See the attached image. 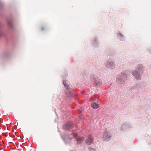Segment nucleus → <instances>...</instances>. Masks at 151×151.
<instances>
[{"label":"nucleus","instance_id":"obj_5","mask_svg":"<svg viewBox=\"0 0 151 151\" xmlns=\"http://www.w3.org/2000/svg\"><path fill=\"white\" fill-rule=\"evenodd\" d=\"M110 133L107 130H105L102 133V138L104 141H108L109 140L111 137Z\"/></svg>","mask_w":151,"mask_h":151},{"label":"nucleus","instance_id":"obj_18","mask_svg":"<svg viewBox=\"0 0 151 151\" xmlns=\"http://www.w3.org/2000/svg\"><path fill=\"white\" fill-rule=\"evenodd\" d=\"M80 111L81 112L82 111V110H81Z\"/></svg>","mask_w":151,"mask_h":151},{"label":"nucleus","instance_id":"obj_1","mask_svg":"<svg viewBox=\"0 0 151 151\" xmlns=\"http://www.w3.org/2000/svg\"><path fill=\"white\" fill-rule=\"evenodd\" d=\"M142 68V65H139L137 67L136 70H133L132 71V75L136 79L139 80L141 79L140 75L143 72Z\"/></svg>","mask_w":151,"mask_h":151},{"label":"nucleus","instance_id":"obj_10","mask_svg":"<svg viewBox=\"0 0 151 151\" xmlns=\"http://www.w3.org/2000/svg\"><path fill=\"white\" fill-rule=\"evenodd\" d=\"M91 106L94 109H97L99 107V105L98 104L94 102L93 103L91 104Z\"/></svg>","mask_w":151,"mask_h":151},{"label":"nucleus","instance_id":"obj_14","mask_svg":"<svg viewBox=\"0 0 151 151\" xmlns=\"http://www.w3.org/2000/svg\"><path fill=\"white\" fill-rule=\"evenodd\" d=\"M88 151H96L95 149L92 148H88Z\"/></svg>","mask_w":151,"mask_h":151},{"label":"nucleus","instance_id":"obj_16","mask_svg":"<svg viewBox=\"0 0 151 151\" xmlns=\"http://www.w3.org/2000/svg\"><path fill=\"white\" fill-rule=\"evenodd\" d=\"M82 117V116L81 115L80 116H79V117H80V119H81Z\"/></svg>","mask_w":151,"mask_h":151},{"label":"nucleus","instance_id":"obj_17","mask_svg":"<svg viewBox=\"0 0 151 151\" xmlns=\"http://www.w3.org/2000/svg\"><path fill=\"white\" fill-rule=\"evenodd\" d=\"M41 29L42 30H44V28L43 27H42V28H41Z\"/></svg>","mask_w":151,"mask_h":151},{"label":"nucleus","instance_id":"obj_9","mask_svg":"<svg viewBox=\"0 0 151 151\" xmlns=\"http://www.w3.org/2000/svg\"><path fill=\"white\" fill-rule=\"evenodd\" d=\"M117 37L119 38L121 40H124V36L120 33H118L117 34Z\"/></svg>","mask_w":151,"mask_h":151},{"label":"nucleus","instance_id":"obj_11","mask_svg":"<svg viewBox=\"0 0 151 151\" xmlns=\"http://www.w3.org/2000/svg\"><path fill=\"white\" fill-rule=\"evenodd\" d=\"M7 23L8 26L10 27H12V23L11 20H7Z\"/></svg>","mask_w":151,"mask_h":151},{"label":"nucleus","instance_id":"obj_12","mask_svg":"<svg viewBox=\"0 0 151 151\" xmlns=\"http://www.w3.org/2000/svg\"><path fill=\"white\" fill-rule=\"evenodd\" d=\"M63 83L64 86H65V88L66 89H68V88L69 86L68 84H67L66 81L63 80Z\"/></svg>","mask_w":151,"mask_h":151},{"label":"nucleus","instance_id":"obj_2","mask_svg":"<svg viewBox=\"0 0 151 151\" xmlns=\"http://www.w3.org/2000/svg\"><path fill=\"white\" fill-rule=\"evenodd\" d=\"M91 80L94 82V85L98 87L101 85V81L98 79V78L95 75L92 74L91 76Z\"/></svg>","mask_w":151,"mask_h":151},{"label":"nucleus","instance_id":"obj_3","mask_svg":"<svg viewBox=\"0 0 151 151\" xmlns=\"http://www.w3.org/2000/svg\"><path fill=\"white\" fill-rule=\"evenodd\" d=\"M127 78V75L124 73H122L119 75L116 79V82L119 84L122 83Z\"/></svg>","mask_w":151,"mask_h":151},{"label":"nucleus","instance_id":"obj_8","mask_svg":"<svg viewBox=\"0 0 151 151\" xmlns=\"http://www.w3.org/2000/svg\"><path fill=\"white\" fill-rule=\"evenodd\" d=\"M93 142V137L91 135H89L86 140V143L88 145H90Z\"/></svg>","mask_w":151,"mask_h":151},{"label":"nucleus","instance_id":"obj_13","mask_svg":"<svg viewBox=\"0 0 151 151\" xmlns=\"http://www.w3.org/2000/svg\"><path fill=\"white\" fill-rule=\"evenodd\" d=\"M128 127V126H127V125H126V124H123L121 126V128H120V129L122 130H123V129H122V128L123 127H124V128H127V127Z\"/></svg>","mask_w":151,"mask_h":151},{"label":"nucleus","instance_id":"obj_4","mask_svg":"<svg viewBox=\"0 0 151 151\" xmlns=\"http://www.w3.org/2000/svg\"><path fill=\"white\" fill-rule=\"evenodd\" d=\"M74 137L77 141V143L79 144L81 143L84 139V137H80L77 136L76 133H72L70 135V138L71 139L72 137Z\"/></svg>","mask_w":151,"mask_h":151},{"label":"nucleus","instance_id":"obj_6","mask_svg":"<svg viewBox=\"0 0 151 151\" xmlns=\"http://www.w3.org/2000/svg\"><path fill=\"white\" fill-rule=\"evenodd\" d=\"M115 66V64L111 60L107 61L106 64V67L109 68L113 69Z\"/></svg>","mask_w":151,"mask_h":151},{"label":"nucleus","instance_id":"obj_15","mask_svg":"<svg viewBox=\"0 0 151 151\" xmlns=\"http://www.w3.org/2000/svg\"><path fill=\"white\" fill-rule=\"evenodd\" d=\"M4 35V33L1 30H0V37Z\"/></svg>","mask_w":151,"mask_h":151},{"label":"nucleus","instance_id":"obj_7","mask_svg":"<svg viewBox=\"0 0 151 151\" xmlns=\"http://www.w3.org/2000/svg\"><path fill=\"white\" fill-rule=\"evenodd\" d=\"M73 127V122H69L63 126V128L65 130H68L72 128Z\"/></svg>","mask_w":151,"mask_h":151}]
</instances>
